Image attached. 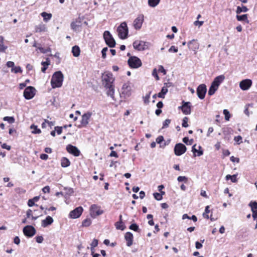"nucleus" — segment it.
<instances>
[{
	"mask_svg": "<svg viewBox=\"0 0 257 257\" xmlns=\"http://www.w3.org/2000/svg\"><path fill=\"white\" fill-rule=\"evenodd\" d=\"M160 2V0H148V5L151 7H155Z\"/></svg>",
	"mask_w": 257,
	"mask_h": 257,
	"instance_id": "c9c22d12",
	"label": "nucleus"
},
{
	"mask_svg": "<svg viewBox=\"0 0 257 257\" xmlns=\"http://www.w3.org/2000/svg\"><path fill=\"white\" fill-rule=\"evenodd\" d=\"M7 66L8 67L14 68L15 66V63L14 62L12 61H8L7 63Z\"/></svg>",
	"mask_w": 257,
	"mask_h": 257,
	"instance_id": "0e129e2a",
	"label": "nucleus"
},
{
	"mask_svg": "<svg viewBox=\"0 0 257 257\" xmlns=\"http://www.w3.org/2000/svg\"><path fill=\"white\" fill-rule=\"evenodd\" d=\"M103 213V211L100 209V207L93 204L90 208V214L92 217L95 218L97 216H99Z\"/></svg>",
	"mask_w": 257,
	"mask_h": 257,
	"instance_id": "39448f33",
	"label": "nucleus"
},
{
	"mask_svg": "<svg viewBox=\"0 0 257 257\" xmlns=\"http://www.w3.org/2000/svg\"><path fill=\"white\" fill-rule=\"evenodd\" d=\"M238 21L242 22L243 24H248L249 21L248 20L247 17H236Z\"/></svg>",
	"mask_w": 257,
	"mask_h": 257,
	"instance_id": "58836bf2",
	"label": "nucleus"
},
{
	"mask_svg": "<svg viewBox=\"0 0 257 257\" xmlns=\"http://www.w3.org/2000/svg\"><path fill=\"white\" fill-rule=\"evenodd\" d=\"M164 137L162 136H160L156 139V142L158 144H160L162 142L164 141Z\"/></svg>",
	"mask_w": 257,
	"mask_h": 257,
	"instance_id": "5fc2aeb1",
	"label": "nucleus"
},
{
	"mask_svg": "<svg viewBox=\"0 0 257 257\" xmlns=\"http://www.w3.org/2000/svg\"><path fill=\"white\" fill-rule=\"evenodd\" d=\"M183 105L179 107V108L181 109L184 114L187 115L191 113V106L190 102H182Z\"/></svg>",
	"mask_w": 257,
	"mask_h": 257,
	"instance_id": "f8f14e48",
	"label": "nucleus"
},
{
	"mask_svg": "<svg viewBox=\"0 0 257 257\" xmlns=\"http://www.w3.org/2000/svg\"><path fill=\"white\" fill-rule=\"evenodd\" d=\"M177 180L179 182L185 181L186 182L187 181V178L185 176H179L177 178Z\"/></svg>",
	"mask_w": 257,
	"mask_h": 257,
	"instance_id": "864d4df0",
	"label": "nucleus"
},
{
	"mask_svg": "<svg viewBox=\"0 0 257 257\" xmlns=\"http://www.w3.org/2000/svg\"><path fill=\"white\" fill-rule=\"evenodd\" d=\"M91 223V220L90 218H86L82 222V226L85 227L89 226Z\"/></svg>",
	"mask_w": 257,
	"mask_h": 257,
	"instance_id": "4c0bfd02",
	"label": "nucleus"
},
{
	"mask_svg": "<svg viewBox=\"0 0 257 257\" xmlns=\"http://www.w3.org/2000/svg\"><path fill=\"white\" fill-rule=\"evenodd\" d=\"M204 23L203 21H196L194 22V25L196 26H198L199 28Z\"/></svg>",
	"mask_w": 257,
	"mask_h": 257,
	"instance_id": "8fccbe9b",
	"label": "nucleus"
},
{
	"mask_svg": "<svg viewBox=\"0 0 257 257\" xmlns=\"http://www.w3.org/2000/svg\"><path fill=\"white\" fill-rule=\"evenodd\" d=\"M85 17H78L75 22H73L71 26L73 30H76L77 28L81 27L83 24L85 25H87V23L86 21H84Z\"/></svg>",
	"mask_w": 257,
	"mask_h": 257,
	"instance_id": "6e6552de",
	"label": "nucleus"
},
{
	"mask_svg": "<svg viewBox=\"0 0 257 257\" xmlns=\"http://www.w3.org/2000/svg\"><path fill=\"white\" fill-rule=\"evenodd\" d=\"M168 91V89L166 88V87L163 86L162 88L161 92L158 94V96L159 97L164 98L165 97V95L167 93Z\"/></svg>",
	"mask_w": 257,
	"mask_h": 257,
	"instance_id": "7c9ffc66",
	"label": "nucleus"
},
{
	"mask_svg": "<svg viewBox=\"0 0 257 257\" xmlns=\"http://www.w3.org/2000/svg\"><path fill=\"white\" fill-rule=\"evenodd\" d=\"M249 205L251 207V211L252 212V217L255 220L256 219V213H257V202L256 201L251 202L249 204Z\"/></svg>",
	"mask_w": 257,
	"mask_h": 257,
	"instance_id": "5701e85b",
	"label": "nucleus"
},
{
	"mask_svg": "<svg viewBox=\"0 0 257 257\" xmlns=\"http://www.w3.org/2000/svg\"><path fill=\"white\" fill-rule=\"evenodd\" d=\"M252 85V81L249 79H245L239 83V87L242 90H248Z\"/></svg>",
	"mask_w": 257,
	"mask_h": 257,
	"instance_id": "4468645a",
	"label": "nucleus"
},
{
	"mask_svg": "<svg viewBox=\"0 0 257 257\" xmlns=\"http://www.w3.org/2000/svg\"><path fill=\"white\" fill-rule=\"evenodd\" d=\"M83 210L82 207H78L70 212L69 216L72 218H77L80 216Z\"/></svg>",
	"mask_w": 257,
	"mask_h": 257,
	"instance_id": "ddd939ff",
	"label": "nucleus"
},
{
	"mask_svg": "<svg viewBox=\"0 0 257 257\" xmlns=\"http://www.w3.org/2000/svg\"><path fill=\"white\" fill-rule=\"evenodd\" d=\"M103 84L106 88L110 87L112 85L113 79L111 75L106 74L102 77Z\"/></svg>",
	"mask_w": 257,
	"mask_h": 257,
	"instance_id": "2eb2a0df",
	"label": "nucleus"
},
{
	"mask_svg": "<svg viewBox=\"0 0 257 257\" xmlns=\"http://www.w3.org/2000/svg\"><path fill=\"white\" fill-rule=\"evenodd\" d=\"M11 72L15 73H18L19 72L22 73V70L21 69V68L20 66H17L12 68L11 69Z\"/></svg>",
	"mask_w": 257,
	"mask_h": 257,
	"instance_id": "a19ab883",
	"label": "nucleus"
},
{
	"mask_svg": "<svg viewBox=\"0 0 257 257\" xmlns=\"http://www.w3.org/2000/svg\"><path fill=\"white\" fill-rule=\"evenodd\" d=\"M158 71L160 72L163 73L164 75H165L166 74V70L164 68L163 66L162 65L159 66Z\"/></svg>",
	"mask_w": 257,
	"mask_h": 257,
	"instance_id": "680f3d73",
	"label": "nucleus"
},
{
	"mask_svg": "<svg viewBox=\"0 0 257 257\" xmlns=\"http://www.w3.org/2000/svg\"><path fill=\"white\" fill-rule=\"evenodd\" d=\"M196 91L198 97L201 99H204L207 92L206 86L204 84L199 85Z\"/></svg>",
	"mask_w": 257,
	"mask_h": 257,
	"instance_id": "9b49d317",
	"label": "nucleus"
},
{
	"mask_svg": "<svg viewBox=\"0 0 257 257\" xmlns=\"http://www.w3.org/2000/svg\"><path fill=\"white\" fill-rule=\"evenodd\" d=\"M132 88L128 83H124L122 87L121 94L125 97H129L131 94Z\"/></svg>",
	"mask_w": 257,
	"mask_h": 257,
	"instance_id": "f3484780",
	"label": "nucleus"
},
{
	"mask_svg": "<svg viewBox=\"0 0 257 257\" xmlns=\"http://www.w3.org/2000/svg\"><path fill=\"white\" fill-rule=\"evenodd\" d=\"M36 241L39 243H41L43 242L44 238L42 236H37L35 237Z\"/></svg>",
	"mask_w": 257,
	"mask_h": 257,
	"instance_id": "603ef678",
	"label": "nucleus"
},
{
	"mask_svg": "<svg viewBox=\"0 0 257 257\" xmlns=\"http://www.w3.org/2000/svg\"><path fill=\"white\" fill-rule=\"evenodd\" d=\"M64 76L60 71H57L54 73L51 80V83L53 88L60 87L62 85Z\"/></svg>",
	"mask_w": 257,
	"mask_h": 257,
	"instance_id": "f257e3e1",
	"label": "nucleus"
},
{
	"mask_svg": "<svg viewBox=\"0 0 257 257\" xmlns=\"http://www.w3.org/2000/svg\"><path fill=\"white\" fill-rule=\"evenodd\" d=\"M196 146V145L195 144V145H193V146L192 148V151L193 153L194 156H196L195 154L196 153H197L198 156H200L202 155L203 154V151L202 150H201V147L200 146H199L198 147L199 150H198L195 148Z\"/></svg>",
	"mask_w": 257,
	"mask_h": 257,
	"instance_id": "a878e982",
	"label": "nucleus"
},
{
	"mask_svg": "<svg viewBox=\"0 0 257 257\" xmlns=\"http://www.w3.org/2000/svg\"><path fill=\"white\" fill-rule=\"evenodd\" d=\"M247 10H248V9L245 6H243L241 8L240 7H237L236 11V16H247L246 14H244V15H240V16H239L238 15L241 12H246L247 11Z\"/></svg>",
	"mask_w": 257,
	"mask_h": 257,
	"instance_id": "393cba45",
	"label": "nucleus"
},
{
	"mask_svg": "<svg viewBox=\"0 0 257 257\" xmlns=\"http://www.w3.org/2000/svg\"><path fill=\"white\" fill-rule=\"evenodd\" d=\"M98 245V240L96 239H94L92 241V243H91V246L92 247H95L97 246Z\"/></svg>",
	"mask_w": 257,
	"mask_h": 257,
	"instance_id": "bf43d9fd",
	"label": "nucleus"
},
{
	"mask_svg": "<svg viewBox=\"0 0 257 257\" xmlns=\"http://www.w3.org/2000/svg\"><path fill=\"white\" fill-rule=\"evenodd\" d=\"M103 38L106 45L110 47L113 48L115 47L116 43L114 38L111 34L108 31H105L103 33Z\"/></svg>",
	"mask_w": 257,
	"mask_h": 257,
	"instance_id": "7ed1b4c3",
	"label": "nucleus"
},
{
	"mask_svg": "<svg viewBox=\"0 0 257 257\" xmlns=\"http://www.w3.org/2000/svg\"><path fill=\"white\" fill-rule=\"evenodd\" d=\"M133 47L139 51H143L148 47V43L142 41H136L133 43Z\"/></svg>",
	"mask_w": 257,
	"mask_h": 257,
	"instance_id": "1a4fd4ad",
	"label": "nucleus"
},
{
	"mask_svg": "<svg viewBox=\"0 0 257 257\" xmlns=\"http://www.w3.org/2000/svg\"><path fill=\"white\" fill-rule=\"evenodd\" d=\"M24 234L28 237L33 236L36 232L35 228L32 225H27L23 228Z\"/></svg>",
	"mask_w": 257,
	"mask_h": 257,
	"instance_id": "9d476101",
	"label": "nucleus"
},
{
	"mask_svg": "<svg viewBox=\"0 0 257 257\" xmlns=\"http://www.w3.org/2000/svg\"><path fill=\"white\" fill-rule=\"evenodd\" d=\"M152 75L154 76L157 80H159V77L158 75L156 69H154L152 72Z\"/></svg>",
	"mask_w": 257,
	"mask_h": 257,
	"instance_id": "4d7b16f0",
	"label": "nucleus"
},
{
	"mask_svg": "<svg viewBox=\"0 0 257 257\" xmlns=\"http://www.w3.org/2000/svg\"><path fill=\"white\" fill-rule=\"evenodd\" d=\"M234 140L237 145H239L242 143V137L240 136L235 137Z\"/></svg>",
	"mask_w": 257,
	"mask_h": 257,
	"instance_id": "c03bdc74",
	"label": "nucleus"
},
{
	"mask_svg": "<svg viewBox=\"0 0 257 257\" xmlns=\"http://www.w3.org/2000/svg\"><path fill=\"white\" fill-rule=\"evenodd\" d=\"M41 64L43 66V67L41 69V71L42 72L45 73L48 68V66L50 65L49 59L47 58L46 59V61L42 62L41 63Z\"/></svg>",
	"mask_w": 257,
	"mask_h": 257,
	"instance_id": "c85d7f7f",
	"label": "nucleus"
},
{
	"mask_svg": "<svg viewBox=\"0 0 257 257\" xmlns=\"http://www.w3.org/2000/svg\"><path fill=\"white\" fill-rule=\"evenodd\" d=\"M129 66L132 68H138L142 66L141 60L136 56H131L128 61Z\"/></svg>",
	"mask_w": 257,
	"mask_h": 257,
	"instance_id": "20e7f679",
	"label": "nucleus"
},
{
	"mask_svg": "<svg viewBox=\"0 0 257 257\" xmlns=\"http://www.w3.org/2000/svg\"><path fill=\"white\" fill-rule=\"evenodd\" d=\"M30 128L33 130L32 131V133L34 134H39L41 133L40 129L38 128L37 125L32 124L30 126Z\"/></svg>",
	"mask_w": 257,
	"mask_h": 257,
	"instance_id": "473e14b6",
	"label": "nucleus"
},
{
	"mask_svg": "<svg viewBox=\"0 0 257 257\" xmlns=\"http://www.w3.org/2000/svg\"><path fill=\"white\" fill-rule=\"evenodd\" d=\"M7 46L4 45L3 44H0V51L5 52L7 49Z\"/></svg>",
	"mask_w": 257,
	"mask_h": 257,
	"instance_id": "e2e57ef3",
	"label": "nucleus"
},
{
	"mask_svg": "<svg viewBox=\"0 0 257 257\" xmlns=\"http://www.w3.org/2000/svg\"><path fill=\"white\" fill-rule=\"evenodd\" d=\"M153 195L154 196V198L157 200H161L163 198L162 195L159 193H154L153 194Z\"/></svg>",
	"mask_w": 257,
	"mask_h": 257,
	"instance_id": "49530a36",
	"label": "nucleus"
},
{
	"mask_svg": "<svg viewBox=\"0 0 257 257\" xmlns=\"http://www.w3.org/2000/svg\"><path fill=\"white\" fill-rule=\"evenodd\" d=\"M36 32H42L46 31V27L44 24H40V25L36 26Z\"/></svg>",
	"mask_w": 257,
	"mask_h": 257,
	"instance_id": "cd10ccee",
	"label": "nucleus"
},
{
	"mask_svg": "<svg viewBox=\"0 0 257 257\" xmlns=\"http://www.w3.org/2000/svg\"><path fill=\"white\" fill-rule=\"evenodd\" d=\"M3 120L7 121L9 123H13L15 121L14 117L13 116H5L4 117Z\"/></svg>",
	"mask_w": 257,
	"mask_h": 257,
	"instance_id": "e433bc0d",
	"label": "nucleus"
},
{
	"mask_svg": "<svg viewBox=\"0 0 257 257\" xmlns=\"http://www.w3.org/2000/svg\"><path fill=\"white\" fill-rule=\"evenodd\" d=\"M171 122V120L169 119H166L163 122V125L162 128L167 127Z\"/></svg>",
	"mask_w": 257,
	"mask_h": 257,
	"instance_id": "de8ad7c7",
	"label": "nucleus"
},
{
	"mask_svg": "<svg viewBox=\"0 0 257 257\" xmlns=\"http://www.w3.org/2000/svg\"><path fill=\"white\" fill-rule=\"evenodd\" d=\"M188 46L190 50L193 51H196L199 48V44L197 42V41L194 39L188 42Z\"/></svg>",
	"mask_w": 257,
	"mask_h": 257,
	"instance_id": "412c9836",
	"label": "nucleus"
},
{
	"mask_svg": "<svg viewBox=\"0 0 257 257\" xmlns=\"http://www.w3.org/2000/svg\"><path fill=\"white\" fill-rule=\"evenodd\" d=\"M72 53L74 57H78L80 55V49L78 46H74L72 47Z\"/></svg>",
	"mask_w": 257,
	"mask_h": 257,
	"instance_id": "bb28decb",
	"label": "nucleus"
},
{
	"mask_svg": "<svg viewBox=\"0 0 257 257\" xmlns=\"http://www.w3.org/2000/svg\"><path fill=\"white\" fill-rule=\"evenodd\" d=\"M92 114L91 112H87L82 116L81 123L83 126H86L88 123V120L92 115Z\"/></svg>",
	"mask_w": 257,
	"mask_h": 257,
	"instance_id": "6ab92c4d",
	"label": "nucleus"
},
{
	"mask_svg": "<svg viewBox=\"0 0 257 257\" xmlns=\"http://www.w3.org/2000/svg\"><path fill=\"white\" fill-rule=\"evenodd\" d=\"M144 22V17H137L134 21L133 25L136 30L141 28Z\"/></svg>",
	"mask_w": 257,
	"mask_h": 257,
	"instance_id": "a211bd4d",
	"label": "nucleus"
},
{
	"mask_svg": "<svg viewBox=\"0 0 257 257\" xmlns=\"http://www.w3.org/2000/svg\"><path fill=\"white\" fill-rule=\"evenodd\" d=\"M42 191L44 193H49L50 192V187L49 186H46L42 189Z\"/></svg>",
	"mask_w": 257,
	"mask_h": 257,
	"instance_id": "69168bd1",
	"label": "nucleus"
},
{
	"mask_svg": "<svg viewBox=\"0 0 257 257\" xmlns=\"http://www.w3.org/2000/svg\"><path fill=\"white\" fill-rule=\"evenodd\" d=\"M55 130L57 132V133L58 135H60L62 132V127L56 126V127H55Z\"/></svg>",
	"mask_w": 257,
	"mask_h": 257,
	"instance_id": "6e6d98bb",
	"label": "nucleus"
},
{
	"mask_svg": "<svg viewBox=\"0 0 257 257\" xmlns=\"http://www.w3.org/2000/svg\"><path fill=\"white\" fill-rule=\"evenodd\" d=\"M70 164V162L67 158L65 157L62 158L61 160V166L62 167H67Z\"/></svg>",
	"mask_w": 257,
	"mask_h": 257,
	"instance_id": "2f4dec72",
	"label": "nucleus"
},
{
	"mask_svg": "<svg viewBox=\"0 0 257 257\" xmlns=\"http://www.w3.org/2000/svg\"><path fill=\"white\" fill-rule=\"evenodd\" d=\"M236 176H237V174H234L231 176L230 180L232 182L235 183L237 181V180L236 179Z\"/></svg>",
	"mask_w": 257,
	"mask_h": 257,
	"instance_id": "338daca9",
	"label": "nucleus"
},
{
	"mask_svg": "<svg viewBox=\"0 0 257 257\" xmlns=\"http://www.w3.org/2000/svg\"><path fill=\"white\" fill-rule=\"evenodd\" d=\"M183 142L186 144V145H191L192 144L193 142V139H191L190 140H189L188 138L187 137H185L183 139Z\"/></svg>",
	"mask_w": 257,
	"mask_h": 257,
	"instance_id": "79ce46f5",
	"label": "nucleus"
},
{
	"mask_svg": "<svg viewBox=\"0 0 257 257\" xmlns=\"http://www.w3.org/2000/svg\"><path fill=\"white\" fill-rule=\"evenodd\" d=\"M218 88L217 87H216V86L213 85L212 84H211V86L209 87V90L208 92V94L210 96L212 95L213 94H214L215 93V92L218 89Z\"/></svg>",
	"mask_w": 257,
	"mask_h": 257,
	"instance_id": "c756f323",
	"label": "nucleus"
},
{
	"mask_svg": "<svg viewBox=\"0 0 257 257\" xmlns=\"http://www.w3.org/2000/svg\"><path fill=\"white\" fill-rule=\"evenodd\" d=\"M187 150L186 146L182 143L176 144L174 147V153L176 156H181Z\"/></svg>",
	"mask_w": 257,
	"mask_h": 257,
	"instance_id": "0eeeda50",
	"label": "nucleus"
},
{
	"mask_svg": "<svg viewBox=\"0 0 257 257\" xmlns=\"http://www.w3.org/2000/svg\"><path fill=\"white\" fill-rule=\"evenodd\" d=\"M125 239L126 240V244L128 246H130L133 244V235L130 232H127L125 233L124 236Z\"/></svg>",
	"mask_w": 257,
	"mask_h": 257,
	"instance_id": "4be33fe9",
	"label": "nucleus"
},
{
	"mask_svg": "<svg viewBox=\"0 0 257 257\" xmlns=\"http://www.w3.org/2000/svg\"><path fill=\"white\" fill-rule=\"evenodd\" d=\"M115 226L117 229L121 230H123L125 228V226L123 224V222L121 223L118 221L115 222Z\"/></svg>",
	"mask_w": 257,
	"mask_h": 257,
	"instance_id": "f704fd0d",
	"label": "nucleus"
},
{
	"mask_svg": "<svg viewBox=\"0 0 257 257\" xmlns=\"http://www.w3.org/2000/svg\"><path fill=\"white\" fill-rule=\"evenodd\" d=\"M188 117H184V118L183 119L182 124L183 127H186L188 126Z\"/></svg>",
	"mask_w": 257,
	"mask_h": 257,
	"instance_id": "09e8293b",
	"label": "nucleus"
},
{
	"mask_svg": "<svg viewBox=\"0 0 257 257\" xmlns=\"http://www.w3.org/2000/svg\"><path fill=\"white\" fill-rule=\"evenodd\" d=\"M129 228L130 229L133 230L135 231L139 232L140 229L139 228V226L136 223H133L132 224L130 227Z\"/></svg>",
	"mask_w": 257,
	"mask_h": 257,
	"instance_id": "ea45409f",
	"label": "nucleus"
},
{
	"mask_svg": "<svg viewBox=\"0 0 257 257\" xmlns=\"http://www.w3.org/2000/svg\"><path fill=\"white\" fill-rule=\"evenodd\" d=\"M223 114L225 115V119L226 120H229L230 117V114L227 109L223 110Z\"/></svg>",
	"mask_w": 257,
	"mask_h": 257,
	"instance_id": "37998d69",
	"label": "nucleus"
},
{
	"mask_svg": "<svg viewBox=\"0 0 257 257\" xmlns=\"http://www.w3.org/2000/svg\"><path fill=\"white\" fill-rule=\"evenodd\" d=\"M108 50V48L107 47H105L104 48L102 49V51H101V53H102V57L104 59L106 57V52Z\"/></svg>",
	"mask_w": 257,
	"mask_h": 257,
	"instance_id": "3c124183",
	"label": "nucleus"
},
{
	"mask_svg": "<svg viewBox=\"0 0 257 257\" xmlns=\"http://www.w3.org/2000/svg\"><path fill=\"white\" fill-rule=\"evenodd\" d=\"M107 90V94L110 96H111L112 98H113V95L114 92V88L112 85H111L110 87H108Z\"/></svg>",
	"mask_w": 257,
	"mask_h": 257,
	"instance_id": "72a5a7b5",
	"label": "nucleus"
},
{
	"mask_svg": "<svg viewBox=\"0 0 257 257\" xmlns=\"http://www.w3.org/2000/svg\"><path fill=\"white\" fill-rule=\"evenodd\" d=\"M117 31L119 37L121 39H125L127 38L128 30L125 22L122 23L117 28Z\"/></svg>",
	"mask_w": 257,
	"mask_h": 257,
	"instance_id": "f03ea898",
	"label": "nucleus"
},
{
	"mask_svg": "<svg viewBox=\"0 0 257 257\" xmlns=\"http://www.w3.org/2000/svg\"><path fill=\"white\" fill-rule=\"evenodd\" d=\"M224 79L225 76L223 75H220L214 78V80L211 83V84L218 88L220 83H222Z\"/></svg>",
	"mask_w": 257,
	"mask_h": 257,
	"instance_id": "aec40b11",
	"label": "nucleus"
},
{
	"mask_svg": "<svg viewBox=\"0 0 257 257\" xmlns=\"http://www.w3.org/2000/svg\"><path fill=\"white\" fill-rule=\"evenodd\" d=\"M66 150L69 153L76 157L79 156L80 154V152L78 148L72 145H67L66 147Z\"/></svg>",
	"mask_w": 257,
	"mask_h": 257,
	"instance_id": "dca6fc26",
	"label": "nucleus"
},
{
	"mask_svg": "<svg viewBox=\"0 0 257 257\" xmlns=\"http://www.w3.org/2000/svg\"><path fill=\"white\" fill-rule=\"evenodd\" d=\"M151 92H150L148 94H147L146 96L144 97V102L146 104H148L149 103V98Z\"/></svg>",
	"mask_w": 257,
	"mask_h": 257,
	"instance_id": "13d9d810",
	"label": "nucleus"
},
{
	"mask_svg": "<svg viewBox=\"0 0 257 257\" xmlns=\"http://www.w3.org/2000/svg\"><path fill=\"white\" fill-rule=\"evenodd\" d=\"M53 222V219L52 217L48 216L46 219L42 221V226L43 227H46L47 226L51 224Z\"/></svg>",
	"mask_w": 257,
	"mask_h": 257,
	"instance_id": "b1692460",
	"label": "nucleus"
},
{
	"mask_svg": "<svg viewBox=\"0 0 257 257\" xmlns=\"http://www.w3.org/2000/svg\"><path fill=\"white\" fill-rule=\"evenodd\" d=\"M174 52L175 53H176L178 52V49L177 47H175L174 46H172L170 49H169V52Z\"/></svg>",
	"mask_w": 257,
	"mask_h": 257,
	"instance_id": "052dcab7",
	"label": "nucleus"
},
{
	"mask_svg": "<svg viewBox=\"0 0 257 257\" xmlns=\"http://www.w3.org/2000/svg\"><path fill=\"white\" fill-rule=\"evenodd\" d=\"M35 91L36 89L34 87L28 86L24 91V96L26 99H31L35 96Z\"/></svg>",
	"mask_w": 257,
	"mask_h": 257,
	"instance_id": "423d86ee",
	"label": "nucleus"
},
{
	"mask_svg": "<svg viewBox=\"0 0 257 257\" xmlns=\"http://www.w3.org/2000/svg\"><path fill=\"white\" fill-rule=\"evenodd\" d=\"M38 49L41 51V53H44V54L51 52V49L49 48L48 49H45L42 47H39L38 48Z\"/></svg>",
	"mask_w": 257,
	"mask_h": 257,
	"instance_id": "a18cd8bd",
	"label": "nucleus"
},
{
	"mask_svg": "<svg viewBox=\"0 0 257 257\" xmlns=\"http://www.w3.org/2000/svg\"><path fill=\"white\" fill-rule=\"evenodd\" d=\"M14 242L15 244H16L17 245L19 244L20 243V239L19 237L18 236H16L14 238Z\"/></svg>",
	"mask_w": 257,
	"mask_h": 257,
	"instance_id": "774afa93",
	"label": "nucleus"
}]
</instances>
